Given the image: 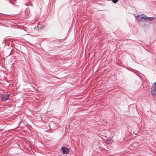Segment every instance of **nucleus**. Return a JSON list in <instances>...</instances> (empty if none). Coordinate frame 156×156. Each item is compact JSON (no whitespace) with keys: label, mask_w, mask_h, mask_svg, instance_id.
Wrapping results in <instances>:
<instances>
[{"label":"nucleus","mask_w":156,"mask_h":156,"mask_svg":"<svg viewBox=\"0 0 156 156\" xmlns=\"http://www.w3.org/2000/svg\"><path fill=\"white\" fill-rule=\"evenodd\" d=\"M9 95H5L2 96L1 98V101H2L5 102L9 100Z\"/></svg>","instance_id":"20e7f679"},{"label":"nucleus","mask_w":156,"mask_h":156,"mask_svg":"<svg viewBox=\"0 0 156 156\" xmlns=\"http://www.w3.org/2000/svg\"><path fill=\"white\" fill-rule=\"evenodd\" d=\"M111 143H112V142L111 141H110V140H109V141L108 142V143L109 144H111Z\"/></svg>","instance_id":"9d476101"},{"label":"nucleus","mask_w":156,"mask_h":156,"mask_svg":"<svg viewBox=\"0 0 156 156\" xmlns=\"http://www.w3.org/2000/svg\"><path fill=\"white\" fill-rule=\"evenodd\" d=\"M118 1V0H112L113 2L114 3H116Z\"/></svg>","instance_id":"423d86ee"},{"label":"nucleus","mask_w":156,"mask_h":156,"mask_svg":"<svg viewBox=\"0 0 156 156\" xmlns=\"http://www.w3.org/2000/svg\"><path fill=\"white\" fill-rule=\"evenodd\" d=\"M4 46L5 45V39L2 42Z\"/></svg>","instance_id":"0eeeda50"},{"label":"nucleus","mask_w":156,"mask_h":156,"mask_svg":"<svg viewBox=\"0 0 156 156\" xmlns=\"http://www.w3.org/2000/svg\"><path fill=\"white\" fill-rule=\"evenodd\" d=\"M61 151L63 154H66L69 152V150L67 147H62L61 148Z\"/></svg>","instance_id":"f03ea898"},{"label":"nucleus","mask_w":156,"mask_h":156,"mask_svg":"<svg viewBox=\"0 0 156 156\" xmlns=\"http://www.w3.org/2000/svg\"><path fill=\"white\" fill-rule=\"evenodd\" d=\"M9 54L8 55V56H9L10 55L11 52H10V51H9Z\"/></svg>","instance_id":"1a4fd4ad"},{"label":"nucleus","mask_w":156,"mask_h":156,"mask_svg":"<svg viewBox=\"0 0 156 156\" xmlns=\"http://www.w3.org/2000/svg\"><path fill=\"white\" fill-rule=\"evenodd\" d=\"M137 19L139 21H144L145 20L146 15H139L136 16Z\"/></svg>","instance_id":"7ed1b4c3"},{"label":"nucleus","mask_w":156,"mask_h":156,"mask_svg":"<svg viewBox=\"0 0 156 156\" xmlns=\"http://www.w3.org/2000/svg\"><path fill=\"white\" fill-rule=\"evenodd\" d=\"M146 17H145V20L147 21H150L152 20L153 19L155 18L154 17H148L146 15Z\"/></svg>","instance_id":"39448f33"},{"label":"nucleus","mask_w":156,"mask_h":156,"mask_svg":"<svg viewBox=\"0 0 156 156\" xmlns=\"http://www.w3.org/2000/svg\"><path fill=\"white\" fill-rule=\"evenodd\" d=\"M34 29H35V30H38V27H35L34 28Z\"/></svg>","instance_id":"6e6552de"},{"label":"nucleus","mask_w":156,"mask_h":156,"mask_svg":"<svg viewBox=\"0 0 156 156\" xmlns=\"http://www.w3.org/2000/svg\"><path fill=\"white\" fill-rule=\"evenodd\" d=\"M151 93L154 96L156 95V82L154 83V85L152 86Z\"/></svg>","instance_id":"f257e3e1"}]
</instances>
